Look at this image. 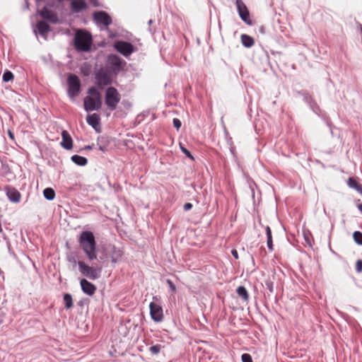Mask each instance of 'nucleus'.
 <instances>
[{"label": "nucleus", "mask_w": 362, "mask_h": 362, "mask_svg": "<svg viewBox=\"0 0 362 362\" xmlns=\"http://www.w3.org/2000/svg\"><path fill=\"white\" fill-rule=\"evenodd\" d=\"M79 245L89 261L97 259L98 251L94 235L90 231H83L78 238Z\"/></svg>", "instance_id": "obj_1"}, {"label": "nucleus", "mask_w": 362, "mask_h": 362, "mask_svg": "<svg viewBox=\"0 0 362 362\" xmlns=\"http://www.w3.org/2000/svg\"><path fill=\"white\" fill-rule=\"evenodd\" d=\"M92 44V36L86 30H78L74 37L75 48L80 52H88Z\"/></svg>", "instance_id": "obj_2"}, {"label": "nucleus", "mask_w": 362, "mask_h": 362, "mask_svg": "<svg viewBox=\"0 0 362 362\" xmlns=\"http://www.w3.org/2000/svg\"><path fill=\"white\" fill-rule=\"evenodd\" d=\"M120 100L121 95L116 88L109 86L106 88L105 93V103L110 110H116Z\"/></svg>", "instance_id": "obj_3"}, {"label": "nucleus", "mask_w": 362, "mask_h": 362, "mask_svg": "<svg viewBox=\"0 0 362 362\" xmlns=\"http://www.w3.org/2000/svg\"><path fill=\"white\" fill-rule=\"evenodd\" d=\"M78 269L81 274L91 280H95L100 276L101 267L89 266L83 261L78 262Z\"/></svg>", "instance_id": "obj_4"}, {"label": "nucleus", "mask_w": 362, "mask_h": 362, "mask_svg": "<svg viewBox=\"0 0 362 362\" xmlns=\"http://www.w3.org/2000/svg\"><path fill=\"white\" fill-rule=\"evenodd\" d=\"M95 84L99 88L109 86L112 82V74L106 69L101 68L95 74Z\"/></svg>", "instance_id": "obj_5"}, {"label": "nucleus", "mask_w": 362, "mask_h": 362, "mask_svg": "<svg viewBox=\"0 0 362 362\" xmlns=\"http://www.w3.org/2000/svg\"><path fill=\"white\" fill-rule=\"evenodd\" d=\"M67 82L69 86L68 94L71 98H74L80 93L81 81L76 75L70 74Z\"/></svg>", "instance_id": "obj_6"}, {"label": "nucleus", "mask_w": 362, "mask_h": 362, "mask_svg": "<svg viewBox=\"0 0 362 362\" xmlns=\"http://www.w3.org/2000/svg\"><path fill=\"white\" fill-rule=\"evenodd\" d=\"M115 49L125 57L131 55L134 51V47L128 42L117 41L114 45Z\"/></svg>", "instance_id": "obj_7"}, {"label": "nucleus", "mask_w": 362, "mask_h": 362, "mask_svg": "<svg viewBox=\"0 0 362 362\" xmlns=\"http://www.w3.org/2000/svg\"><path fill=\"white\" fill-rule=\"evenodd\" d=\"M102 105V100L99 97L93 98L91 96H86L83 100L84 109L87 112H90L95 110H99Z\"/></svg>", "instance_id": "obj_8"}, {"label": "nucleus", "mask_w": 362, "mask_h": 362, "mask_svg": "<svg viewBox=\"0 0 362 362\" xmlns=\"http://www.w3.org/2000/svg\"><path fill=\"white\" fill-rule=\"evenodd\" d=\"M235 4L240 18L247 25H252L250 18V13L244 2L242 0H236Z\"/></svg>", "instance_id": "obj_9"}, {"label": "nucleus", "mask_w": 362, "mask_h": 362, "mask_svg": "<svg viewBox=\"0 0 362 362\" xmlns=\"http://www.w3.org/2000/svg\"><path fill=\"white\" fill-rule=\"evenodd\" d=\"M93 18L97 24L103 25L105 27H108L112 23L109 14L103 11H95L93 15Z\"/></svg>", "instance_id": "obj_10"}, {"label": "nucleus", "mask_w": 362, "mask_h": 362, "mask_svg": "<svg viewBox=\"0 0 362 362\" xmlns=\"http://www.w3.org/2000/svg\"><path fill=\"white\" fill-rule=\"evenodd\" d=\"M107 62L110 66L111 70L115 74L118 73L122 69L123 66L126 64L124 61L115 54L109 55Z\"/></svg>", "instance_id": "obj_11"}, {"label": "nucleus", "mask_w": 362, "mask_h": 362, "mask_svg": "<svg viewBox=\"0 0 362 362\" xmlns=\"http://www.w3.org/2000/svg\"><path fill=\"white\" fill-rule=\"evenodd\" d=\"M150 315L151 318L155 322H160L163 318V313L162 307L153 302H151L149 305Z\"/></svg>", "instance_id": "obj_12"}, {"label": "nucleus", "mask_w": 362, "mask_h": 362, "mask_svg": "<svg viewBox=\"0 0 362 362\" xmlns=\"http://www.w3.org/2000/svg\"><path fill=\"white\" fill-rule=\"evenodd\" d=\"M38 13L42 18L47 20L52 23H57L58 22V16L57 13L54 11L48 9L47 7H43L38 11Z\"/></svg>", "instance_id": "obj_13"}, {"label": "nucleus", "mask_w": 362, "mask_h": 362, "mask_svg": "<svg viewBox=\"0 0 362 362\" xmlns=\"http://www.w3.org/2000/svg\"><path fill=\"white\" fill-rule=\"evenodd\" d=\"M80 284L83 292L88 296H93L97 290L96 286L86 279H82Z\"/></svg>", "instance_id": "obj_14"}, {"label": "nucleus", "mask_w": 362, "mask_h": 362, "mask_svg": "<svg viewBox=\"0 0 362 362\" xmlns=\"http://www.w3.org/2000/svg\"><path fill=\"white\" fill-rule=\"evenodd\" d=\"M86 121L97 132H100V118L99 115L93 113L88 115Z\"/></svg>", "instance_id": "obj_15"}, {"label": "nucleus", "mask_w": 362, "mask_h": 362, "mask_svg": "<svg viewBox=\"0 0 362 362\" xmlns=\"http://www.w3.org/2000/svg\"><path fill=\"white\" fill-rule=\"evenodd\" d=\"M5 191L8 199L11 202L18 203L20 202L21 198V193L14 187L6 186L5 187Z\"/></svg>", "instance_id": "obj_16"}, {"label": "nucleus", "mask_w": 362, "mask_h": 362, "mask_svg": "<svg viewBox=\"0 0 362 362\" xmlns=\"http://www.w3.org/2000/svg\"><path fill=\"white\" fill-rule=\"evenodd\" d=\"M88 8L85 0H71L70 8L73 13H79Z\"/></svg>", "instance_id": "obj_17"}, {"label": "nucleus", "mask_w": 362, "mask_h": 362, "mask_svg": "<svg viewBox=\"0 0 362 362\" xmlns=\"http://www.w3.org/2000/svg\"><path fill=\"white\" fill-rule=\"evenodd\" d=\"M62 141L61 142V145L63 148L67 150L71 149L73 146V141L72 139L69 134V132L66 130H64L62 133Z\"/></svg>", "instance_id": "obj_18"}, {"label": "nucleus", "mask_w": 362, "mask_h": 362, "mask_svg": "<svg viewBox=\"0 0 362 362\" xmlns=\"http://www.w3.org/2000/svg\"><path fill=\"white\" fill-rule=\"evenodd\" d=\"M39 33L44 36L50 30V26L45 21H40L36 25Z\"/></svg>", "instance_id": "obj_19"}, {"label": "nucleus", "mask_w": 362, "mask_h": 362, "mask_svg": "<svg viewBox=\"0 0 362 362\" xmlns=\"http://www.w3.org/2000/svg\"><path fill=\"white\" fill-rule=\"evenodd\" d=\"M347 184L349 187L354 189L362 195V185L360 184L356 179L354 177H349Z\"/></svg>", "instance_id": "obj_20"}, {"label": "nucleus", "mask_w": 362, "mask_h": 362, "mask_svg": "<svg viewBox=\"0 0 362 362\" xmlns=\"http://www.w3.org/2000/svg\"><path fill=\"white\" fill-rule=\"evenodd\" d=\"M240 38L243 45L246 47H251L255 43L254 39L246 34H243Z\"/></svg>", "instance_id": "obj_21"}, {"label": "nucleus", "mask_w": 362, "mask_h": 362, "mask_svg": "<svg viewBox=\"0 0 362 362\" xmlns=\"http://www.w3.org/2000/svg\"><path fill=\"white\" fill-rule=\"evenodd\" d=\"M71 160L78 165L84 166L87 164L88 160L85 157L74 155L71 158Z\"/></svg>", "instance_id": "obj_22"}, {"label": "nucleus", "mask_w": 362, "mask_h": 362, "mask_svg": "<svg viewBox=\"0 0 362 362\" xmlns=\"http://www.w3.org/2000/svg\"><path fill=\"white\" fill-rule=\"evenodd\" d=\"M237 293L243 300L247 301L249 299V294L247 289L244 286H238Z\"/></svg>", "instance_id": "obj_23"}, {"label": "nucleus", "mask_w": 362, "mask_h": 362, "mask_svg": "<svg viewBox=\"0 0 362 362\" xmlns=\"http://www.w3.org/2000/svg\"><path fill=\"white\" fill-rule=\"evenodd\" d=\"M266 234L267 237V247L270 251L274 250L272 236V230L269 226L266 227Z\"/></svg>", "instance_id": "obj_24"}, {"label": "nucleus", "mask_w": 362, "mask_h": 362, "mask_svg": "<svg viewBox=\"0 0 362 362\" xmlns=\"http://www.w3.org/2000/svg\"><path fill=\"white\" fill-rule=\"evenodd\" d=\"M44 197L48 200H52L55 197V192L52 188L47 187L43 191Z\"/></svg>", "instance_id": "obj_25"}, {"label": "nucleus", "mask_w": 362, "mask_h": 362, "mask_svg": "<svg viewBox=\"0 0 362 362\" xmlns=\"http://www.w3.org/2000/svg\"><path fill=\"white\" fill-rule=\"evenodd\" d=\"M64 307L66 309H70L71 308L73 307V300H72V297L71 296V294L69 293H66L64 294Z\"/></svg>", "instance_id": "obj_26"}, {"label": "nucleus", "mask_w": 362, "mask_h": 362, "mask_svg": "<svg viewBox=\"0 0 362 362\" xmlns=\"http://www.w3.org/2000/svg\"><path fill=\"white\" fill-rule=\"evenodd\" d=\"M88 93L90 95L89 96H91L93 98L99 97L100 98H101V95H100V92L94 86H92L88 89Z\"/></svg>", "instance_id": "obj_27"}, {"label": "nucleus", "mask_w": 362, "mask_h": 362, "mask_svg": "<svg viewBox=\"0 0 362 362\" xmlns=\"http://www.w3.org/2000/svg\"><path fill=\"white\" fill-rule=\"evenodd\" d=\"M164 346H161L160 344H156L153 346H151L149 348V351L153 355H157L160 353V350L163 349Z\"/></svg>", "instance_id": "obj_28"}, {"label": "nucleus", "mask_w": 362, "mask_h": 362, "mask_svg": "<svg viewBox=\"0 0 362 362\" xmlns=\"http://www.w3.org/2000/svg\"><path fill=\"white\" fill-rule=\"evenodd\" d=\"M353 238L358 245H362V233L360 231H355L353 233Z\"/></svg>", "instance_id": "obj_29"}, {"label": "nucleus", "mask_w": 362, "mask_h": 362, "mask_svg": "<svg viewBox=\"0 0 362 362\" xmlns=\"http://www.w3.org/2000/svg\"><path fill=\"white\" fill-rule=\"evenodd\" d=\"M14 76L11 71H6L3 74V81L4 82H8L13 79Z\"/></svg>", "instance_id": "obj_30"}, {"label": "nucleus", "mask_w": 362, "mask_h": 362, "mask_svg": "<svg viewBox=\"0 0 362 362\" xmlns=\"http://www.w3.org/2000/svg\"><path fill=\"white\" fill-rule=\"evenodd\" d=\"M243 362H252L251 356L249 354H243L242 355Z\"/></svg>", "instance_id": "obj_31"}, {"label": "nucleus", "mask_w": 362, "mask_h": 362, "mask_svg": "<svg viewBox=\"0 0 362 362\" xmlns=\"http://www.w3.org/2000/svg\"><path fill=\"white\" fill-rule=\"evenodd\" d=\"M356 270L358 273L362 272V259H358L356 262Z\"/></svg>", "instance_id": "obj_32"}, {"label": "nucleus", "mask_w": 362, "mask_h": 362, "mask_svg": "<svg viewBox=\"0 0 362 362\" xmlns=\"http://www.w3.org/2000/svg\"><path fill=\"white\" fill-rule=\"evenodd\" d=\"M166 282H167L168 285L169 286V287L170 288L171 291L174 293L176 292V286L173 284V282L170 279H167Z\"/></svg>", "instance_id": "obj_33"}, {"label": "nucleus", "mask_w": 362, "mask_h": 362, "mask_svg": "<svg viewBox=\"0 0 362 362\" xmlns=\"http://www.w3.org/2000/svg\"><path fill=\"white\" fill-rule=\"evenodd\" d=\"M173 125L177 129H179L181 127L180 120L177 118H174L173 119Z\"/></svg>", "instance_id": "obj_34"}, {"label": "nucleus", "mask_w": 362, "mask_h": 362, "mask_svg": "<svg viewBox=\"0 0 362 362\" xmlns=\"http://www.w3.org/2000/svg\"><path fill=\"white\" fill-rule=\"evenodd\" d=\"M181 150L188 158L193 159L191 153L186 148L181 146Z\"/></svg>", "instance_id": "obj_35"}, {"label": "nucleus", "mask_w": 362, "mask_h": 362, "mask_svg": "<svg viewBox=\"0 0 362 362\" xmlns=\"http://www.w3.org/2000/svg\"><path fill=\"white\" fill-rule=\"evenodd\" d=\"M266 286L268 288V290L272 293L274 291V287H273V283L271 281H267L265 282Z\"/></svg>", "instance_id": "obj_36"}, {"label": "nucleus", "mask_w": 362, "mask_h": 362, "mask_svg": "<svg viewBox=\"0 0 362 362\" xmlns=\"http://www.w3.org/2000/svg\"><path fill=\"white\" fill-rule=\"evenodd\" d=\"M192 208V204L191 203H186V204L184 205V209H185V211L190 210Z\"/></svg>", "instance_id": "obj_37"}, {"label": "nucleus", "mask_w": 362, "mask_h": 362, "mask_svg": "<svg viewBox=\"0 0 362 362\" xmlns=\"http://www.w3.org/2000/svg\"><path fill=\"white\" fill-rule=\"evenodd\" d=\"M231 254L235 257V259H238L239 258L238 253L236 250H232Z\"/></svg>", "instance_id": "obj_38"}, {"label": "nucleus", "mask_w": 362, "mask_h": 362, "mask_svg": "<svg viewBox=\"0 0 362 362\" xmlns=\"http://www.w3.org/2000/svg\"><path fill=\"white\" fill-rule=\"evenodd\" d=\"M8 134L11 140H14V134L11 130H8Z\"/></svg>", "instance_id": "obj_39"}, {"label": "nucleus", "mask_w": 362, "mask_h": 362, "mask_svg": "<svg viewBox=\"0 0 362 362\" xmlns=\"http://www.w3.org/2000/svg\"><path fill=\"white\" fill-rule=\"evenodd\" d=\"M358 209L362 213V204H358Z\"/></svg>", "instance_id": "obj_40"}, {"label": "nucleus", "mask_w": 362, "mask_h": 362, "mask_svg": "<svg viewBox=\"0 0 362 362\" xmlns=\"http://www.w3.org/2000/svg\"><path fill=\"white\" fill-rule=\"evenodd\" d=\"M93 4V5H94L95 6H99V4H98V2H97V1H94Z\"/></svg>", "instance_id": "obj_41"}]
</instances>
